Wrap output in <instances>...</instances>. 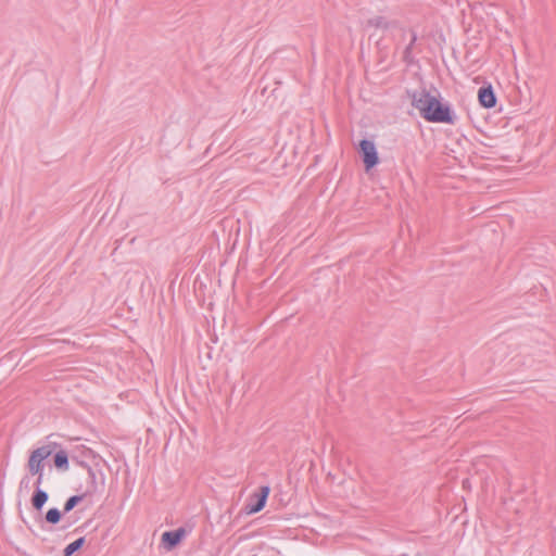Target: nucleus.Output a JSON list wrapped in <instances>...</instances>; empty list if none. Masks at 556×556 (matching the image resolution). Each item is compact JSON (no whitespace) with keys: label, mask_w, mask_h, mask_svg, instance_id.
Instances as JSON below:
<instances>
[{"label":"nucleus","mask_w":556,"mask_h":556,"mask_svg":"<svg viewBox=\"0 0 556 556\" xmlns=\"http://www.w3.org/2000/svg\"><path fill=\"white\" fill-rule=\"evenodd\" d=\"M48 500L49 494L45 490L38 489L34 491L30 498V503L33 508L37 511V514L42 513V508L45 504L48 502Z\"/></svg>","instance_id":"obj_11"},{"label":"nucleus","mask_w":556,"mask_h":556,"mask_svg":"<svg viewBox=\"0 0 556 556\" xmlns=\"http://www.w3.org/2000/svg\"><path fill=\"white\" fill-rule=\"evenodd\" d=\"M53 465L60 471H66L70 467V458L71 455L65 451L60 448L59 451L53 452Z\"/></svg>","instance_id":"obj_10"},{"label":"nucleus","mask_w":556,"mask_h":556,"mask_svg":"<svg viewBox=\"0 0 556 556\" xmlns=\"http://www.w3.org/2000/svg\"><path fill=\"white\" fill-rule=\"evenodd\" d=\"M366 26L383 30L396 28L400 29L403 33V35H405L406 33V29L402 27L401 23L397 20H389L382 15H377L367 20Z\"/></svg>","instance_id":"obj_6"},{"label":"nucleus","mask_w":556,"mask_h":556,"mask_svg":"<svg viewBox=\"0 0 556 556\" xmlns=\"http://www.w3.org/2000/svg\"><path fill=\"white\" fill-rule=\"evenodd\" d=\"M85 542H86L85 536H80L77 540H75L74 542L70 543L63 549V556H73L77 551H79L84 546Z\"/></svg>","instance_id":"obj_14"},{"label":"nucleus","mask_w":556,"mask_h":556,"mask_svg":"<svg viewBox=\"0 0 556 556\" xmlns=\"http://www.w3.org/2000/svg\"><path fill=\"white\" fill-rule=\"evenodd\" d=\"M409 34H410V40L408 42V45L405 47L404 51H403V62L406 63L407 65H412L415 60H414V56H413V48L417 41V34L414 29H409Z\"/></svg>","instance_id":"obj_12"},{"label":"nucleus","mask_w":556,"mask_h":556,"mask_svg":"<svg viewBox=\"0 0 556 556\" xmlns=\"http://www.w3.org/2000/svg\"><path fill=\"white\" fill-rule=\"evenodd\" d=\"M88 497L87 495H85V492L81 493V494H78V495H72L70 496L65 503H64V506H63V513L64 514H67L70 513L71 510H73L80 502H83L84 498Z\"/></svg>","instance_id":"obj_13"},{"label":"nucleus","mask_w":556,"mask_h":556,"mask_svg":"<svg viewBox=\"0 0 556 556\" xmlns=\"http://www.w3.org/2000/svg\"><path fill=\"white\" fill-rule=\"evenodd\" d=\"M358 153L366 170H370L378 165L379 155L374 141L369 139L361 140L358 143Z\"/></svg>","instance_id":"obj_4"},{"label":"nucleus","mask_w":556,"mask_h":556,"mask_svg":"<svg viewBox=\"0 0 556 556\" xmlns=\"http://www.w3.org/2000/svg\"><path fill=\"white\" fill-rule=\"evenodd\" d=\"M478 100L481 106L492 109L496 105V96L491 85L482 86L478 91Z\"/></svg>","instance_id":"obj_8"},{"label":"nucleus","mask_w":556,"mask_h":556,"mask_svg":"<svg viewBox=\"0 0 556 556\" xmlns=\"http://www.w3.org/2000/svg\"><path fill=\"white\" fill-rule=\"evenodd\" d=\"M186 534H187V531L182 527H180L176 530H173V531H165L162 534L161 542L167 551H172L177 545L180 544V542L184 540Z\"/></svg>","instance_id":"obj_7"},{"label":"nucleus","mask_w":556,"mask_h":556,"mask_svg":"<svg viewBox=\"0 0 556 556\" xmlns=\"http://www.w3.org/2000/svg\"><path fill=\"white\" fill-rule=\"evenodd\" d=\"M412 105L419 111L420 116L429 123L454 124L456 116L448 103L441 102L426 87L418 90H407Z\"/></svg>","instance_id":"obj_1"},{"label":"nucleus","mask_w":556,"mask_h":556,"mask_svg":"<svg viewBox=\"0 0 556 556\" xmlns=\"http://www.w3.org/2000/svg\"><path fill=\"white\" fill-rule=\"evenodd\" d=\"M269 492L270 488L268 485L261 486L257 493H254L249 497L244 507L245 511L248 514H256L261 511L266 505Z\"/></svg>","instance_id":"obj_5"},{"label":"nucleus","mask_w":556,"mask_h":556,"mask_svg":"<svg viewBox=\"0 0 556 556\" xmlns=\"http://www.w3.org/2000/svg\"><path fill=\"white\" fill-rule=\"evenodd\" d=\"M58 447H60L58 443L49 442L31 451L27 462L29 473H41L45 469V460L49 458Z\"/></svg>","instance_id":"obj_2"},{"label":"nucleus","mask_w":556,"mask_h":556,"mask_svg":"<svg viewBox=\"0 0 556 556\" xmlns=\"http://www.w3.org/2000/svg\"><path fill=\"white\" fill-rule=\"evenodd\" d=\"M72 455H77L78 460H87L89 458H94L93 451L85 445L78 446L75 451L72 452Z\"/></svg>","instance_id":"obj_15"},{"label":"nucleus","mask_w":556,"mask_h":556,"mask_svg":"<svg viewBox=\"0 0 556 556\" xmlns=\"http://www.w3.org/2000/svg\"><path fill=\"white\" fill-rule=\"evenodd\" d=\"M63 514V510L61 511L59 508L52 507L48 509L45 516H42V513L37 514L36 521L41 528H43L45 523L55 526L62 520Z\"/></svg>","instance_id":"obj_9"},{"label":"nucleus","mask_w":556,"mask_h":556,"mask_svg":"<svg viewBox=\"0 0 556 556\" xmlns=\"http://www.w3.org/2000/svg\"><path fill=\"white\" fill-rule=\"evenodd\" d=\"M37 479L34 483L35 490L41 489L42 482H43V471L41 473H36Z\"/></svg>","instance_id":"obj_16"},{"label":"nucleus","mask_w":556,"mask_h":556,"mask_svg":"<svg viewBox=\"0 0 556 556\" xmlns=\"http://www.w3.org/2000/svg\"><path fill=\"white\" fill-rule=\"evenodd\" d=\"M72 460L87 470L88 485L85 495L92 496L104 488L105 478L101 469L88 465L85 460H78L77 455H72Z\"/></svg>","instance_id":"obj_3"}]
</instances>
